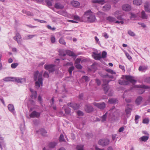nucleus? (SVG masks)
<instances>
[{"instance_id":"nucleus-45","label":"nucleus","mask_w":150,"mask_h":150,"mask_svg":"<svg viewBox=\"0 0 150 150\" xmlns=\"http://www.w3.org/2000/svg\"><path fill=\"white\" fill-rule=\"evenodd\" d=\"M64 135L62 134H61L60 135V137H59V141L60 142H62L64 141Z\"/></svg>"},{"instance_id":"nucleus-29","label":"nucleus","mask_w":150,"mask_h":150,"mask_svg":"<svg viewBox=\"0 0 150 150\" xmlns=\"http://www.w3.org/2000/svg\"><path fill=\"white\" fill-rule=\"evenodd\" d=\"M141 17L144 19H147L148 18V16L144 11H142L141 12Z\"/></svg>"},{"instance_id":"nucleus-11","label":"nucleus","mask_w":150,"mask_h":150,"mask_svg":"<svg viewBox=\"0 0 150 150\" xmlns=\"http://www.w3.org/2000/svg\"><path fill=\"white\" fill-rule=\"evenodd\" d=\"M68 106L72 108L74 110L77 109L79 108V104L76 103H69L67 104Z\"/></svg>"},{"instance_id":"nucleus-18","label":"nucleus","mask_w":150,"mask_h":150,"mask_svg":"<svg viewBox=\"0 0 150 150\" xmlns=\"http://www.w3.org/2000/svg\"><path fill=\"white\" fill-rule=\"evenodd\" d=\"M142 100V98L141 96L138 97L136 99L135 103L137 105H139L141 103Z\"/></svg>"},{"instance_id":"nucleus-43","label":"nucleus","mask_w":150,"mask_h":150,"mask_svg":"<svg viewBox=\"0 0 150 150\" xmlns=\"http://www.w3.org/2000/svg\"><path fill=\"white\" fill-rule=\"evenodd\" d=\"M128 33L132 36H134L135 35V34L130 30L128 31Z\"/></svg>"},{"instance_id":"nucleus-26","label":"nucleus","mask_w":150,"mask_h":150,"mask_svg":"<svg viewBox=\"0 0 150 150\" xmlns=\"http://www.w3.org/2000/svg\"><path fill=\"white\" fill-rule=\"evenodd\" d=\"M67 54L70 56H72L74 57H76V54L72 52L69 50H67L66 51Z\"/></svg>"},{"instance_id":"nucleus-13","label":"nucleus","mask_w":150,"mask_h":150,"mask_svg":"<svg viewBox=\"0 0 150 150\" xmlns=\"http://www.w3.org/2000/svg\"><path fill=\"white\" fill-rule=\"evenodd\" d=\"M111 5L109 4H106L102 8L103 11H109L111 8Z\"/></svg>"},{"instance_id":"nucleus-38","label":"nucleus","mask_w":150,"mask_h":150,"mask_svg":"<svg viewBox=\"0 0 150 150\" xmlns=\"http://www.w3.org/2000/svg\"><path fill=\"white\" fill-rule=\"evenodd\" d=\"M74 67L73 66L70 67L68 69V72H69L70 75L72 74V71L74 69Z\"/></svg>"},{"instance_id":"nucleus-52","label":"nucleus","mask_w":150,"mask_h":150,"mask_svg":"<svg viewBox=\"0 0 150 150\" xmlns=\"http://www.w3.org/2000/svg\"><path fill=\"white\" fill-rule=\"evenodd\" d=\"M77 113L79 116H82L83 115V113L81 111H78Z\"/></svg>"},{"instance_id":"nucleus-42","label":"nucleus","mask_w":150,"mask_h":150,"mask_svg":"<svg viewBox=\"0 0 150 150\" xmlns=\"http://www.w3.org/2000/svg\"><path fill=\"white\" fill-rule=\"evenodd\" d=\"M146 69V67L145 66H140L139 68V71H143Z\"/></svg>"},{"instance_id":"nucleus-53","label":"nucleus","mask_w":150,"mask_h":150,"mask_svg":"<svg viewBox=\"0 0 150 150\" xmlns=\"http://www.w3.org/2000/svg\"><path fill=\"white\" fill-rule=\"evenodd\" d=\"M94 38L96 41V43H98L99 45H100V44L99 41V39L97 37V36H95Z\"/></svg>"},{"instance_id":"nucleus-34","label":"nucleus","mask_w":150,"mask_h":150,"mask_svg":"<svg viewBox=\"0 0 150 150\" xmlns=\"http://www.w3.org/2000/svg\"><path fill=\"white\" fill-rule=\"evenodd\" d=\"M37 96V92L36 91H34L33 93H32L31 96V97L35 99L36 98Z\"/></svg>"},{"instance_id":"nucleus-35","label":"nucleus","mask_w":150,"mask_h":150,"mask_svg":"<svg viewBox=\"0 0 150 150\" xmlns=\"http://www.w3.org/2000/svg\"><path fill=\"white\" fill-rule=\"evenodd\" d=\"M59 43L64 45H65L66 44V42H65L63 38H61L59 40Z\"/></svg>"},{"instance_id":"nucleus-40","label":"nucleus","mask_w":150,"mask_h":150,"mask_svg":"<svg viewBox=\"0 0 150 150\" xmlns=\"http://www.w3.org/2000/svg\"><path fill=\"white\" fill-rule=\"evenodd\" d=\"M50 40L52 43H54L56 41L55 37L53 35H52L51 37Z\"/></svg>"},{"instance_id":"nucleus-57","label":"nucleus","mask_w":150,"mask_h":150,"mask_svg":"<svg viewBox=\"0 0 150 150\" xmlns=\"http://www.w3.org/2000/svg\"><path fill=\"white\" fill-rule=\"evenodd\" d=\"M43 76L45 77L48 78L49 77V74L47 72L45 71L44 73V74H43Z\"/></svg>"},{"instance_id":"nucleus-59","label":"nucleus","mask_w":150,"mask_h":150,"mask_svg":"<svg viewBox=\"0 0 150 150\" xmlns=\"http://www.w3.org/2000/svg\"><path fill=\"white\" fill-rule=\"evenodd\" d=\"M35 36H36V35H27V37H28V39H31Z\"/></svg>"},{"instance_id":"nucleus-7","label":"nucleus","mask_w":150,"mask_h":150,"mask_svg":"<svg viewBox=\"0 0 150 150\" xmlns=\"http://www.w3.org/2000/svg\"><path fill=\"white\" fill-rule=\"evenodd\" d=\"M85 109L87 113H90L93 111V108L90 105H86Z\"/></svg>"},{"instance_id":"nucleus-44","label":"nucleus","mask_w":150,"mask_h":150,"mask_svg":"<svg viewBox=\"0 0 150 150\" xmlns=\"http://www.w3.org/2000/svg\"><path fill=\"white\" fill-rule=\"evenodd\" d=\"M140 118V116L138 115H136L135 116L134 120L135 121V123L136 124H137L138 123V121L137 120L139 119Z\"/></svg>"},{"instance_id":"nucleus-24","label":"nucleus","mask_w":150,"mask_h":150,"mask_svg":"<svg viewBox=\"0 0 150 150\" xmlns=\"http://www.w3.org/2000/svg\"><path fill=\"white\" fill-rule=\"evenodd\" d=\"M13 78L12 77H8L4 78L3 80L5 81H13Z\"/></svg>"},{"instance_id":"nucleus-54","label":"nucleus","mask_w":150,"mask_h":150,"mask_svg":"<svg viewBox=\"0 0 150 150\" xmlns=\"http://www.w3.org/2000/svg\"><path fill=\"white\" fill-rule=\"evenodd\" d=\"M125 54L126 56L127 57V58L129 59L130 60L132 59V58L131 57V56H130L129 55V54L128 53L126 52H125Z\"/></svg>"},{"instance_id":"nucleus-22","label":"nucleus","mask_w":150,"mask_h":150,"mask_svg":"<svg viewBox=\"0 0 150 150\" xmlns=\"http://www.w3.org/2000/svg\"><path fill=\"white\" fill-rule=\"evenodd\" d=\"M8 109L9 111L13 113L14 111V108L13 105L12 104H9L8 106Z\"/></svg>"},{"instance_id":"nucleus-36","label":"nucleus","mask_w":150,"mask_h":150,"mask_svg":"<svg viewBox=\"0 0 150 150\" xmlns=\"http://www.w3.org/2000/svg\"><path fill=\"white\" fill-rule=\"evenodd\" d=\"M111 81V80L107 79H103V82L104 84L105 85H106L108 84V83Z\"/></svg>"},{"instance_id":"nucleus-21","label":"nucleus","mask_w":150,"mask_h":150,"mask_svg":"<svg viewBox=\"0 0 150 150\" xmlns=\"http://www.w3.org/2000/svg\"><path fill=\"white\" fill-rule=\"evenodd\" d=\"M108 102L110 104H116L117 103L118 100L115 98H110L108 99Z\"/></svg>"},{"instance_id":"nucleus-37","label":"nucleus","mask_w":150,"mask_h":150,"mask_svg":"<svg viewBox=\"0 0 150 150\" xmlns=\"http://www.w3.org/2000/svg\"><path fill=\"white\" fill-rule=\"evenodd\" d=\"M107 112H106L104 115L102 117H101V118L102 119L101 121L102 122H103L106 121L107 118Z\"/></svg>"},{"instance_id":"nucleus-8","label":"nucleus","mask_w":150,"mask_h":150,"mask_svg":"<svg viewBox=\"0 0 150 150\" xmlns=\"http://www.w3.org/2000/svg\"><path fill=\"white\" fill-rule=\"evenodd\" d=\"M122 10L125 11H130L131 9V7L130 5L125 4L122 5Z\"/></svg>"},{"instance_id":"nucleus-19","label":"nucleus","mask_w":150,"mask_h":150,"mask_svg":"<svg viewBox=\"0 0 150 150\" xmlns=\"http://www.w3.org/2000/svg\"><path fill=\"white\" fill-rule=\"evenodd\" d=\"M54 7L57 9H62L64 7V6L59 3H56L54 5Z\"/></svg>"},{"instance_id":"nucleus-10","label":"nucleus","mask_w":150,"mask_h":150,"mask_svg":"<svg viewBox=\"0 0 150 150\" xmlns=\"http://www.w3.org/2000/svg\"><path fill=\"white\" fill-rule=\"evenodd\" d=\"M13 81L16 83H22L25 81V79L24 78L19 79L18 77H14Z\"/></svg>"},{"instance_id":"nucleus-51","label":"nucleus","mask_w":150,"mask_h":150,"mask_svg":"<svg viewBox=\"0 0 150 150\" xmlns=\"http://www.w3.org/2000/svg\"><path fill=\"white\" fill-rule=\"evenodd\" d=\"M130 14L131 15V16L130 17V18H136V17L137 16V15H136L134 13H130Z\"/></svg>"},{"instance_id":"nucleus-6","label":"nucleus","mask_w":150,"mask_h":150,"mask_svg":"<svg viewBox=\"0 0 150 150\" xmlns=\"http://www.w3.org/2000/svg\"><path fill=\"white\" fill-rule=\"evenodd\" d=\"M93 105L101 110H103L105 107V105L104 102L102 103H98L94 102Z\"/></svg>"},{"instance_id":"nucleus-9","label":"nucleus","mask_w":150,"mask_h":150,"mask_svg":"<svg viewBox=\"0 0 150 150\" xmlns=\"http://www.w3.org/2000/svg\"><path fill=\"white\" fill-rule=\"evenodd\" d=\"M125 79L126 80H127L129 82H130L132 83H135L137 81L133 79V77L130 76H125Z\"/></svg>"},{"instance_id":"nucleus-48","label":"nucleus","mask_w":150,"mask_h":150,"mask_svg":"<svg viewBox=\"0 0 150 150\" xmlns=\"http://www.w3.org/2000/svg\"><path fill=\"white\" fill-rule=\"evenodd\" d=\"M47 27L49 29L52 31L56 29L55 27L52 28L50 25H47Z\"/></svg>"},{"instance_id":"nucleus-31","label":"nucleus","mask_w":150,"mask_h":150,"mask_svg":"<svg viewBox=\"0 0 150 150\" xmlns=\"http://www.w3.org/2000/svg\"><path fill=\"white\" fill-rule=\"evenodd\" d=\"M149 138V137L148 136H143L141 138H140L139 139H140L143 142H146L147 140H148V139Z\"/></svg>"},{"instance_id":"nucleus-46","label":"nucleus","mask_w":150,"mask_h":150,"mask_svg":"<svg viewBox=\"0 0 150 150\" xmlns=\"http://www.w3.org/2000/svg\"><path fill=\"white\" fill-rule=\"evenodd\" d=\"M18 65V64L17 63H13L11 64V67L12 68L15 69L17 67Z\"/></svg>"},{"instance_id":"nucleus-12","label":"nucleus","mask_w":150,"mask_h":150,"mask_svg":"<svg viewBox=\"0 0 150 150\" xmlns=\"http://www.w3.org/2000/svg\"><path fill=\"white\" fill-rule=\"evenodd\" d=\"M40 115V114L39 113L35 111H33L31 113L30 115V116L31 117H39Z\"/></svg>"},{"instance_id":"nucleus-33","label":"nucleus","mask_w":150,"mask_h":150,"mask_svg":"<svg viewBox=\"0 0 150 150\" xmlns=\"http://www.w3.org/2000/svg\"><path fill=\"white\" fill-rule=\"evenodd\" d=\"M54 65L52 64L50 65H45L44 66L45 68V69L47 70H49L52 67H54Z\"/></svg>"},{"instance_id":"nucleus-41","label":"nucleus","mask_w":150,"mask_h":150,"mask_svg":"<svg viewBox=\"0 0 150 150\" xmlns=\"http://www.w3.org/2000/svg\"><path fill=\"white\" fill-rule=\"evenodd\" d=\"M106 71L112 74H116L115 72L110 69H106Z\"/></svg>"},{"instance_id":"nucleus-47","label":"nucleus","mask_w":150,"mask_h":150,"mask_svg":"<svg viewBox=\"0 0 150 150\" xmlns=\"http://www.w3.org/2000/svg\"><path fill=\"white\" fill-rule=\"evenodd\" d=\"M82 79L85 80V81H89V79L88 77L86 76H83L82 77Z\"/></svg>"},{"instance_id":"nucleus-30","label":"nucleus","mask_w":150,"mask_h":150,"mask_svg":"<svg viewBox=\"0 0 150 150\" xmlns=\"http://www.w3.org/2000/svg\"><path fill=\"white\" fill-rule=\"evenodd\" d=\"M83 147V145L80 144L77 145L76 149L77 150H84Z\"/></svg>"},{"instance_id":"nucleus-49","label":"nucleus","mask_w":150,"mask_h":150,"mask_svg":"<svg viewBox=\"0 0 150 150\" xmlns=\"http://www.w3.org/2000/svg\"><path fill=\"white\" fill-rule=\"evenodd\" d=\"M45 2L46 3H47V4L49 6H52V3L51 1L49 0H46L45 1Z\"/></svg>"},{"instance_id":"nucleus-63","label":"nucleus","mask_w":150,"mask_h":150,"mask_svg":"<svg viewBox=\"0 0 150 150\" xmlns=\"http://www.w3.org/2000/svg\"><path fill=\"white\" fill-rule=\"evenodd\" d=\"M38 100L40 102V103L41 104L42 102V99L40 95H39L38 96Z\"/></svg>"},{"instance_id":"nucleus-4","label":"nucleus","mask_w":150,"mask_h":150,"mask_svg":"<svg viewBox=\"0 0 150 150\" xmlns=\"http://www.w3.org/2000/svg\"><path fill=\"white\" fill-rule=\"evenodd\" d=\"M13 39L16 41L18 45H22V40L20 34L18 33H15V36L13 37Z\"/></svg>"},{"instance_id":"nucleus-17","label":"nucleus","mask_w":150,"mask_h":150,"mask_svg":"<svg viewBox=\"0 0 150 150\" xmlns=\"http://www.w3.org/2000/svg\"><path fill=\"white\" fill-rule=\"evenodd\" d=\"M92 2L93 3H98L101 4H103L105 2V0H93Z\"/></svg>"},{"instance_id":"nucleus-2","label":"nucleus","mask_w":150,"mask_h":150,"mask_svg":"<svg viewBox=\"0 0 150 150\" xmlns=\"http://www.w3.org/2000/svg\"><path fill=\"white\" fill-rule=\"evenodd\" d=\"M84 15L87 19L88 21L90 23L94 22L96 19L95 16L93 14V13L91 10H89L86 11Z\"/></svg>"},{"instance_id":"nucleus-1","label":"nucleus","mask_w":150,"mask_h":150,"mask_svg":"<svg viewBox=\"0 0 150 150\" xmlns=\"http://www.w3.org/2000/svg\"><path fill=\"white\" fill-rule=\"evenodd\" d=\"M42 73H39L38 71H36L34 74V79L35 81H36L38 79V81L35 82V84L36 87L39 88L40 87V85L42 86L43 84V79L42 78Z\"/></svg>"},{"instance_id":"nucleus-3","label":"nucleus","mask_w":150,"mask_h":150,"mask_svg":"<svg viewBox=\"0 0 150 150\" xmlns=\"http://www.w3.org/2000/svg\"><path fill=\"white\" fill-rule=\"evenodd\" d=\"M107 53L106 52L103 51L102 52V56L100 53L97 54L95 52L92 53V56L93 58L96 60H100L101 58H105L106 57Z\"/></svg>"},{"instance_id":"nucleus-28","label":"nucleus","mask_w":150,"mask_h":150,"mask_svg":"<svg viewBox=\"0 0 150 150\" xmlns=\"http://www.w3.org/2000/svg\"><path fill=\"white\" fill-rule=\"evenodd\" d=\"M64 109L65 111V113L66 114L69 115L70 113V108L68 107H66L64 108Z\"/></svg>"},{"instance_id":"nucleus-58","label":"nucleus","mask_w":150,"mask_h":150,"mask_svg":"<svg viewBox=\"0 0 150 150\" xmlns=\"http://www.w3.org/2000/svg\"><path fill=\"white\" fill-rule=\"evenodd\" d=\"M149 122V120L148 119H144L143 120V123H148Z\"/></svg>"},{"instance_id":"nucleus-56","label":"nucleus","mask_w":150,"mask_h":150,"mask_svg":"<svg viewBox=\"0 0 150 150\" xmlns=\"http://www.w3.org/2000/svg\"><path fill=\"white\" fill-rule=\"evenodd\" d=\"M104 77L105 78L108 77L110 78H113V76L112 75H110L108 74H106V75L104 76Z\"/></svg>"},{"instance_id":"nucleus-50","label":"nucleus","mask_w":150,"mask_h":150,"mask_svg":"<svg viewBox=\"0 0 150 150\" xmlns=\"http://www.w3.org/2000/svg\"><path fill=\"white\" fill-rule=\"evenodd\" d=\"M75 67L78 69H81L82 68V66L80 64L76 65Z\"/></svg>"},{"instance_id":"nucleus-62","label":"nucleus","mask_w":150,"mask_h":150,"mask_svg":"<svg viewBox=\"0 0 150 150\" xmlns=\"http://www.w3.org/2000/svg\"><path fill=\"white\" fill-rule=\"evenodd\" d=\"M64 114L63 111H60L58 113V115L59 117L63 116L64 115Z\"/></svg>"},{"instance_id":"nucleus-61","label":"nucleus","mask_w":150,"mask_h":150,"mask_svg":"<svg viewBox=\"0 0 150 150\" xmlns=\"http://www.w3.org/2000/svg\"><path fill=\"white\" fill-rule=\"evenodd\" d=\"M25 14L29 16H33V14L29 11H27Z\"/></svg>"},{"instance_id":"nucleus-23","label":"nucleus","mask_w":150,"mask_h":150,"mask_svg":"<svg viewBox=\"0 0 150 150\" xmlns=\"http://www.w3.org/2000/svg\"><path fill=\"white\" fill-rule=\"evenodd\" d=\"M57 144V143L55 142H51L49 143L48 146L50 148H53L56 146Z\"/></svg>"},{"instance_id":"nucleus-20","label":"nucleus","mask_w":150,"mask_h":150,"mask_svg":"<svg viewBox=\"0 0 150 150\" xmlns=\"http://www.w3.org/2000/svg\"><path fill=\"white\" fill-rule=\"evenodd\" d=\"M71 4L72 6L74 7H77L80 5V4L79 2L74 0L71 1Z\"/></svg>"},{"instance_id":"nucleus-55","label":"nucleus","mask_w":150,"mask_h":150,"mask_svg":"<svg viewBox=\"0 0 150 150\" xmlns=\"http://www.w3.org/2000/svg\"><path fill=\"white\" fill-rule=\"evenodd\" d=\"M95 81L98 85L99 86L100 85L101 81L100 80L96 79H95Z\"/></svg>"},{"instance_id":"nucleus-32","label":"nucleus","mask_w":150,"mask_h":150,"mask_svg":"<svg viewBox=\"0 0 150 150\" xmlns=\"http://www.w3.org/2000/svg\"><path fill=\"white\" fill-rule=\"evenodd\" d=\"M40 131L42 135L45 136H46L47 132L43 128L41 129L40 130Z\"/></svg>"},{"instance_id":"nucleus-60","label":"nucleus","mask_w":150,"mask_h":150,"mask_svg":"<svg viewBox=\"0 0 150 150\" xmlns=\"http://www.w3.org/2000/svg\"><path fill=\"white\" fill-rule=\"evenodd\" d=\"M81 61V59L80 58H77L75 61V64H77L79 63Z\"/></svg>"},{"instance_id":"nucleus-64","label":"nucleus","mask_w":150,"mask_h":150,"mask_svg":"<svg viewBox=\"0 0 150 150\" xmlns=\"http://www.w3.org/2000/svg\"><path fill=\"white\" fill-rule=\"evenodd\" d=\"M145 81L147 83H150V77L146 78Z\"/></svg>"},{"instance_id":"nucleus-39","label":"nucleus","mask_w":150,"mask_h":150,"mask_svg":"<svg viewBox=\"0 0 150 150\" xmlns=\"http://www.w3.org/2000/svg\"><path fill=\"white\" fill-rule=\"evenodd\" d=\"M103 89L105 91V93L106 94L109 89V87L108 86H105L103 88Z\"/></svg>"},{"instance_id":"nucleus-14","label":"nucleus","mask_w":150,"mask_h":150,"mask_svg":"<svg viewBox=\"0 0 150 150\" xmlns=\"http://www.w3.org/2000/svg\"><path fill=\"white\" fill-rule=\"evenodd\" d=\"M149 3L148 2H146L144 5V7L145 11L148 13L150 12V9L149 8Z\"/></svg>"},{"instance_id":"nucleus-5","label":"nucleus","mask_w":150,"mask_h":150,"mask_svg":"<svg viewBox=\"0 0 150 150\" xmlns=\"http://www.w3.org/2000/svg\"><path fill=\"white\" fill-rule=\"evenodd\" d=\"M109 142L110 140L108 139H101L99 140L98 143L102 146H105L108 145Z\"/></svg>"},{"instance_id":"nucleus-27","label":"nucleus","mask_w":150,"mask_h":150,"mask_svg":"<svg viewBox=\"0 0 150 150\" xmlns=\"http://www.w3.org/2000/svg\"><path fill=\"white\" fill-rule=\"evenodd\" d=\"M142 0H134L133 1V4L137 5H140L142 3Z\"/></svg>"},{"instance_id":"nucleus-15","label":"nucleus","mask_w":150,"mask_h":150,"mask_svg":"<svg viewBox=\"0 0 150 150\" xmlns=\"http://www.w3.org/2000/svg\"><path fill=\"white\" fill-rule=\"evenodd\" d=\"M132 109L131 108H127L125 109L126 115L127 118H128L131 115Z\"/></svg>"},{"instance_id":"nucleus-16","label":"nucleus","mask_w":150,"mask_h":150,"mask_svg":"<svg viewBox=\"0 0 150 150\" xmlns=\"http://www.w3.org/2000/svg\"><path fill=\"white\" fill-rule=\"evenodd\" d=\"M119 83L121 85H126L129 84V81L127 80H119L118 81Z\"/></svg>"},{"instance_id":"nucleus-25","label":"nucleus","mask_w":150,"mask_h":150,"mask_svg":"<svg viewBox=\"0 0 150 150\" xmlns=\"http://www.w3.org/2000/svg\"><path fill=\"white\" fill-rule=\"evenodd\" d=\"M106 20L110 22H113L115 21V18L111 16H109L106 18Z\"/></svg>"}]
</instances>
